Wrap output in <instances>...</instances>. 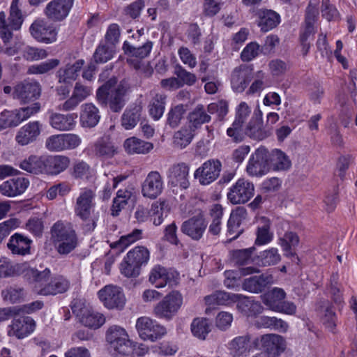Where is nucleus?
<instances>
[{
  "label": "nucleus",
  "instance_id": "obj_1",
  "mask_svg": "<svg viewBox=\"0 0 357 357\" xmlns=\"http://www.w3.org/2000/svg\"><path fill=\"white\" fill-rule=\"evenodd\" d=\"M128 91L126 84H117L116 78L113 77L97 89L96 99L102 107H109L113 112H119L126 105Z\"/></svg>",
  "mask_w": 357,
  "mask_h": 357
},
{
  "label": "nucleus",
  "instance_id": "obj_2",
  "mask_svg": "<svg viewBox=\"0 0 357 357\" xmlns=\"http://www.w3.org/2000/svg\"><path fill=\"white\" fill-rule=\"evenodd\" d=\"M95 190L84 188L80 190L76 198L75 213L83 222L86 231H92L96 227L97 216L95 215Z\"/></svg>",
  "mask_w": 357,
  "mask_h": 357
},
{
  "label": "nucleus",
  "instance_id": "obj_3",
  "mask_svg": "<svg viewBox=\"0 0 357 357\" xmlns=\"http://www.w3.org/2000/svg\"><path fill=\"white\" fill-rule=\"evenodd\" d=\"M51 239L60 255H68L78 245L76 231L69 223L58 221L51 228Z\"/></svg>",
  "mask_w": 357,
  "mask_h": 357
},
{
  "label": "nucleus",
  "instance_id": "obj_4",
  "mask_svg": "<svg viewBox=\"0 0 357 357\" xmlns=\"http://www.w3.org/2000/svg\"><path fill=\"white\" fill-rule=\"evenodd\" d=\"M152 47L153 43L149 40L139 47L132 45L128 41H125L122 47L125 54L129 56L127 62L146 77L152 75L153 70L143 59L150 54Z\"/></svg>",
  "mask_w": 357,
  "mask_h": 357
},
{
  "label": "nucleus",
  "instance_id": "obj_5",
  "mask_svg": "<svg viewBox=\"0 0 357 357\" xmlns=\"http://www.w3.org/2000/svg\"><path fill=\"white\" fill-rule=\"evenodd\" d=\"M183 301L179 291H172L154 306L153 313L158 319L170 321L181 309Z\"/></svg>",
  "mask_w": 357,
  "mask_h": 357
},
{
  "label": "nucleus",
  "instance_id": "obj_6",
  "mask_svg": "<svg viewBox=\"0 0 357 357\" xmlns=\"http://www.w3.org/2000/svg\"><path fill=\"white\" fill-rule=\"evenodd\" d=\"M105 338L110 349L116 354L128 355L133 351L132 342L130 340L127 332L119 326H110L106 332Z\"/></svg>",
  "mask_w": 357,
  "mask_h": 357
},
{
  "label": "nucleus",
  "instance_id": "obj_7",
  "mask_svg": "<svg viewBox=\"0 0 357 357\" xmlns=\"http://www.w3.org/2000/svg\"><path fill=\"white\" fill-rule=\"evenodd\" d=\"M73 313L79 321L86 327L97 329L104 324L105 318L103 314L94 312L87 307L82 300H74L72 302Z\"/></svg>",
  "mask_w": 357,
  "mask_h": 357
},
{
  "label": "nucleus",
  "instance_id": "obj_8",
  "mask_svg": "<svg viewBox=\"0 0 357 357\" xmlns=\"http://www.w3.org/2000/svg\"><path fill=\"white\" fill-rule=\"evenodd\" d=\"M255 194L254 184L243 178H239L229 190L227 199L233 204L248 202Z\"/></svg>",
  "mask_w": 357,
  "mask_h": 357
},
{
  "label": "nucleus",
  "instance_id": "obj_9",
  "mask_svg": "<svg viewBox=\"0 0 357 357\" xmlns=\"http://www.w3.org/2000/svg\"><path fill=\"white\" fill-rule=\"evenodd\" d=\"M136 328L142 339L151 342L156 341L166 333L165 327L148 317L138 318Z\"/></svg>",
  "mask_w": 357,
  "mask_h": 357
},
{
  "label": "nucleus",
  "instance_id": "obj_10",
  "mask_svg": "<svg viewBox=\"0 0 357 357\" xmlns=\"http://www.w3.org/2000/svg\"><path fill=\"white\" fill-rule=\"evenodd\" d=\"M41 92L42 87L38 82L24 80L15 86L12 94L13 98L26 103L38 99Z\"/></svg>",
  "mask_w": 357,
  "mask_h": 357
},
{
  "label": "nucleus",
  "instance_id": "obj_11",
  "mask_svg": "<svg viewBox=\"0 0 357 357\" xmlns=\"http://www.w3.org/2000/svg\"><path fill=\"white\" fill-rule=\"evenodd\" d=\"M268 152L264 148L257 149L250 158L246 172L250 176L259 177L268 172Z\"/></svg>",
  "mask_w": 357,
  "mask_h": 357
},
{
  "label": "nucleus",
  "instance_id": "obj_12",
  "mask_svg": "<svg viewBox=\"0 0 357 357\" xmlns=\"http://www.w3.org/2000/svg\"><path fill=\"white\" fill-rule=\"evenodd\" d=\"M31 36L38 42L52 43L56 40L57 31L56 28L45 20H35L30 28Z\"/></svg>",
  "mask_w": 357,
  "mask_h": 357
},
{
  "label": "nucleus",
  "instance_id": "obj_13",
  "mask_svg": "<svg viewBox=\"0 0 357 357\" xmlns=\"http://www.w3.org/2000/svg\"><path fill=\"white\" fill-rule=\"evenodd\" d=\"M98 296L104 305L108 309H122L126 298L121 288L114 285H107L98 291Z\"/></svg>",
  "mask_w": 357,
  "mask_h": 357
},
{
  "label": "nucleus",
  "instance_id": "obj_14",
  "mask_svg": "<svg viewBox=\"0 0 357 357\" xmlns=\"http://www.w3.org/2000/svg\"><path fill=\"white\" fill-rule=\"evenodd\" d=\"M222 164L218 160L206 161L196 169L194 176L202 185H208L215 181L221 172Z\"/></svg>",
  "mask_w": 357,
  "mask_h": 357
},
{
  "label": "nucleus",
  "instance_id": "obj_15",
  "mask_svg": "<svg viewBox=\"0 0 357 357\" xmlns=\"http://www.w3.org/2000/svg\"><path fill=\"white\" fill-rule=\"evenodd\" d=\"M74 0H52L45 8V16L52 22L66 19L73 6Z\"/></svg>",
  "mask_w": 357,
  "mask_h": 357
},
{
  "label": "nucleus",
  "instance_id": "obj_16",
  "mask_svg": "<svg viewBox=\"0 0 357 357\" xmlns=\"http://www.w3.org/2000/svg\"><path fill=\"white\" fill-rule=\"evenodd\" d=\"M164 190V181L158 171L150 172L142 183V194L144 197L154 199Z\"/></svg>",
  "mask_w": 357,
  "mask_h": 357
},
{
  "label": "nucleus",
  "instance_id": "obj_17",
  "mask_svg": "<svg viewBox=\"0 0 357 357\" xmlns=\"http://www.w3.org/2000/svg\"><path fill=\"white\" fill-rule=\"evenodd\" d=\"M92 91L91 86L84 85L80 82H76L71 96L64 102L59 105L57 109L66 112L75 109L80 102L91 95Z\"/></svg>",
  "mask_w": 357,
  "mask_h": 357
},
{
  "label": "nucleus",
  "instance_id": "obj_18",
  "mask_svg": "<svg viewBox=\"0 0 357 357\" xmlns=\"http://www.w3.org/2000/svg\"><path fill=\"white\" fill-rule=\"evenodd\" d=\"M208 222L204 215L199 213L183 222L181 231L194 241H199L205 232Z\"/></svg>",
  "mask_w": 357,
  "mask_h": 357
},
{
  "label": "nucleus",
  "instance_id": "obj_19",
  "mask_svg": "<svg viewBox=\"0 0 357 357\" xmlns=\"http://www.w3.org/2000/svg\"><path fill=\"white\" fill-rule=\"evenodd\" d=\"M251 107L245 102H240L236 107L235 120L227 130V135L236 142L241 140L242 127L251 114Z\"/></svg>",
  "mask_w": 357,
  "mask_h": 357
},
{
  "label": "nucleus",
  "instance_id": "obj_20",
  "mask_svg": "<svg viewBox=\"0 0 357 357\" xmlns=\"http://www.w3.org/2000/svg\"><path fill=\"white\" fill-rule=\"evenodd\" d=\"M36 323L30 317L14 318L8 326V335L22 339L31 334L35 328Z\"/></svg>",
  "mask_w": 357,
  "mask_h": 357
},
{
  "label": "nucleus",
  "instance_id": "obj_21",
  "mask_svg": "<svg viewBox=\"0 0 357 357\" xmlns=\"http://www.w3.org/2000/svg\"><path fill=\"white\" fill-rule=\"evenodd\" d=\"M41 126L38 121L25 124L17 132L15 138L16 142L20 146H26L35 142L40 135Z\"/></svg>",
  "mask_w": 357,
  "mask_h": 357
},
{
  "label": "nucleus",
  "instance_id": "obj_22",
  "mask_svg": "<svg viewBox=\"0 0 357 357\" xmlns=\"http://www.w3.org/2000/svg\"><path fill=\"white\" fill-rule=\"evenodd\" d=\"M260 343L264 351L273 357L278 356L286 349L285 339L278 334H265L261 336Z\"/></svg>",
  "mask_w": 357,
  "mask_h": 357
},
{
  "label": "nucleus",
  "instance_id": "obj_23",
  "mask_svg": "<svg viewBox=\"0 0 357 357\" xmlns=\"http://www.w3.org/2000/svg\"><path fill=\"white\" fill-rule=\"evenodd\" d=\"M29 185L24 177L10 178L0 184V194L7 197H15L23 194Z\"/></svg>",
  "mask_w": 357,
  "mask_h": 357
},
{
  "label": "nucleus",
  "instance_id": "obj_24",
  "mask_svg": "<svg viewBox=\"0 0 357 357\" xmlns=\"http://www.w3.org/2000/svg\"><path fill=\"white\" fill-rule=\"evenodd\" d=\"M188 175L189 167L184 162L172 165L167 172V177L171 184L183 189H187L190 185Z\"/></svg>",
  "mask_w": 357,
  "mask_h": 357
},
{
  "label": "nucleus",
  "instance_id": "obj_25",
  "mask_svg": "<svg viewBox=\"0 0 357 357\" xmlns=\"http://www.w3.org/2000/svg\"><path fill=\"white\" fill-rule=\"evenodd\" d=\"M262 113L260 110L255 112L252 119L245 127V133L251 139L260 141L270 135V132L262 126Z\"/></svg>",
  "mask_w": 357,
  "mask_h": 357
},
{
  "label": "nucleus",
  "instance_id": "obj_26",
  "mask_svg": "<svg viewBox=\"0 0 357 357\" xmlns=\"http://www.w3.org/2000/svg\"><path fill=\"white\" fill-rule=\"evenodd\" d=\"M252 69L245 65H241L234 69L231 75L232 89L241 93L246 89L251 80Z\"/></svg>",
  "mask_w": 357,
  "mask_h": 357
},
{
  "label": "nucleus",
  "instance_id": "obj_27",
  "mask_svg": "<svg viewBox=\"0 0 357 357\" xmlns=\"http://www.w3.org/2000/svg\"><path fill=\"white\" fill-rule=\"evenodd\" d=\"M70 287L69 280L63 275H58L45 284L38 290V294L43 296H55L66 292Z\"/></svg>",
  "mask_w": 357,
  "mask_h": 357
},
{
  "label": "nucleus",
  "instance_id": "obj_28",
  "mask_svg": "<svg viewBox=\"0 0 357 357\" xmlns=\"http://www.w3.org/2000/svg\"><path fill=\"white\" fill-rule=\"evenodd\" d=\"M22 275L31 283L35 284V288L37 291L50 280L51 271L48 268L43 270H38L31 267L27 263L23 271Z\"/></svg>",
  "mask_w": 357,
  "mask_h": 357
},
{
  "label": "nucleus",
  "instance_id": "obj_29",
  "mask_svg": "<svg viewBox=\"0 0 357 357\" xmlns=\"http://www.w3.org/2000/svg\"><path fill=\"white\" fill-rule=\"evenodd\" d=\"M175 278V273L167 271L160 265L155 266L149 274V282L157 288H162L167 284L172 285Z\"/></svg>",
  "mask_w": 357,
  "mask_h": 357
},
{
  "label": "nucleus",
  "instance_id": "obj_30",
  "mask_svg": "<svg viewBox=\"0 0 357 357\" xmlns=\"http://www.w3.org/2000/svg\"><path fill=\"white\" fill-rule=\"evenodd\" d=\"M70 159L63 155L45 156V173L58 175L68 168Z\"/></svg>",
  "mask_w": 357,
  "mask_h": 357
},
{
  "label": "nucleus",
  "instance_id": "obj_31",
  "mask_svg": "<svg viewBox=\"0 0 357 357\" xmlns=\"http://www.w3.org/2000/svg\"><path fill=\"white\" fill-rule=\"evenodd\" d=\"M100 119V111L93 103L88 102L81 106L79 121L83 128H93Z\"/></svg>",
  "mask_w": 357,
  "mask_h": 357
},
{
  "label": "nucleus",
  "instance_id": "obj_32",
  "mask_svg": "<svg viewBox=\"0 0 357 357\" xmlns=\"http://www.w3.org/2000/svg\"><path fill=\"white\" fill-rule=\"evenodd\" d=\"M273 283V277L269 274H261L245 279L243 288L252 293L263 291Z\"/></svg>",
  "mask_w": 357,
  "mask_h": 357
},
{
  "label": "nucleus",
  "instance_id": "obj_33",
  "mask_svg": "<svg viewBox=\"0 0 357 357\" xmlns=\"http://www.w3.org/2000/svg\"><path fill=\"white\" fill-rule=\"evenodd\" d=\"M247 217V211L243 206H238L233 210L227 222L228 234L231 240L236 238L242 232L241 222Z\"/></svg>",
  "mask_w": 357,
  "mask_h": 357
},
{
  "label": "nucleus",
  "instance_id": "obj_34",
  "mask_svg": "<svg viewBox=\"0 0 357 357\" xmlns=\"http://www.w3.org/2000/svg\"><path fill=\"white\" fill-rule=\"evenodd\" d=\"M117 146L108 137L98 139L93 145V151L96 156L109 159L117 153Z\"/></svg>",
  "mask_w": 357,
  "mask_h": 357
},
{
  "label": "nucleus",
  "instance_id": "obj_35",
  "mask_svg": "<svg viewBox=\"0 0 357 357\" xmlns=\"http://www.w3.org/2000/svg\"><path fill=\"white\" fill-rule=\"evenodd\" d=\"M31 240L20 234L13 235L8 244V248L14 255H26L30 253Z\"/></svg>",
  "mask_w": 357,
  "mask_h": 357
},
{
  "label": "nucleus",
  "instance_id": "obj_36",
  "mask_svg": "<svg viewBox=\"0 0 357 357\" xmlns=\"http://www.w3.org/2000/svg\"><path fill=\"white\" fill-rule=\"evenodd\" d=\"M256 15L259 19L257 24L264 32L275 28L280 22V15L272 10L259 9Z\"/></svg>",
  "mask_w": 357,
  "mask_h": 357
},
{
  "label": "nucleus",
  "instance_id": "obj_37",
  "mask_svg": "<svg viewBox=\"0 0 357 357\" xmlns=\"http://www.w3.org/2000/svg\"><path fill=\"white\" fill-rule=\"evenodd\" d=\"M251 337L249 334H245L234 337L228 344L230 354L234 357L246 356L250 350Z\"/></svg>",
  "mask_w": 357,
  "mask_h": 357
},
{
  "label": "nucleus",
  "instance_id": "obj_38",
  "mask_svg": "<svg viewBox=\"0 0 357 357\" xmlns=\"http://www.w3.org/2000/svg\"><path fill=\"white\" fill-rule=\"evenodd\" d=\"M75 123V116L72 114L52 113L50 116V126L61 131L73 130Z\"/></svg>",
  "mask_w": 357,
  "mask_h": 357
},
{
  "label": "nucleus",
  "instance_id": "obj_39",
  "mask_svg": "<svg viewBox=\"0 0 357 357\" xmlns=\"http://www.w3.org/2000/svg\"><path fill=\"white\" fill-rule=\"evenodd\" d=\"M152 98L149 104L150 116L155 121L159 120L164 114L167 96L165 93L151 92Z\"/></svg>",
  "mask_w": 357,
  "mask_h": 357
},
{
  "label": "nucleus",
  "instance_id": "obj_40",
  "mask_svg": "<svg viewBox=\"0 0 357 357\" xmlns=\"http://www.w3.org/2000/svg\"><path fill=\"white\" fill-rule=\"evenodd\" d=\"M238 310L247 317L256 316L262 312L263 307L259 302L255 301L251 298L243 296L241 294V298L236 302Z\"/></svg>",
  "mask_w": 357,
  "mask_h": 357
},
{
  "label": "nucleus",
  "instance_id": "obj_41",
  "mask_svg": "<svg viewBox=\"0 0 357 357\" xmlns=\"http://www.w3.org/2000/svg\"><path fill=\"white\" fill-rule=\"evenodd\" d=\"M45 156L31 155L20 163V167L31 174L45 173Z\"/></svg>",
  "mask_w": 357,
  "mask_h": 357
},
{
  "label": "nucleus",
  "instance_id": "obj_42",
  "mask_svg": "<svg viewBox=\"0 0 357 357\" xmlns=\"http://www.w3.org/2000/svg\"><path fill=\"white\" fill-rule=\"evenodd\" d=\"M84 63V61L79 59L73 64H68L64 68H60L57 72L59 83H70L75 80Z\"/></svg>",
  "mask_w": 357,
  "mask_h": 357
},
{
  "label": "nucleus",
  "instance_id": "obj_43",
  "mask_svg": "<svg viewBox=\"0 0 357 357\" xmlns=\"http://www.w3.org/2000/svg\"><path fill=\"white\" fill-rule=\"evenodd\" d=\"M123 146L129 154H146L153 148L151 143L135 137L127 139L124 142Z\"/></svg>",
  "mask_w": 357,
  "mask_h": 357
},
{
  "label": "nucleus",
  "instance_id": "obj_44",
  "mask_svg": "<svg viewBox=\"0 0 357 357\" xmlns=\"http://www.w3.org/2000/svg\"><path fill=\"white\" fill-rule=\"evenodd\" d=\"M256 325L259 328H269L280 333H286L289 328L286 321L275 317L261 316L256 321Z\"/></svg>",
  "mask_w": 357,
  "mask_h": 357
},
{
  "label": "nucleus",
  "instance_id": "obj_45",
  "mask_svg": "<svg viewBox=\"0 0 357 357\" xmlns=\"http://www.w3.org/2000/svg\"><path fill=\"white\" fill-rule=\"evenodd\" d=\"M241 298V294H231L225 291H216L205 297L208 305H228L236 303Z\"/></svg>",
  "mask_w": 357,
  "mask_h": 357
},
{
  "label": "nucleus",
  "instance_id": "obj_46",
  "mask_svg": "<svg viewBox=\"0 0 357 357\" xmlns=\"http://www.w3.org/2000/svg\"><path fill=\"white\" fill-rule=\"evenodd\" d=\"M286 296L285 291L281 289L275 287L266 293L262 296V302L270 310L275 311Z\"/></svg>",
  "mask_w": 357,
  "mask_h": 357
},
{
  "label": "nucleus",
  "instance_id": "obj_47",
  "mask_svg": "<svg viewBox=\"0 0 357 357\" xmlns=\"http://www.w3.org/2000/svg\"><path fill=\"white\" fill-rule=\"evenodd\" d=\"M142 113V107L134 105L127 108L121 116V125L126 130L132 129L139 122Z\"/></svg>",
  "mask_w": 357,
  "mask_h": 357
},
{
  "label": "nucleus",
  "instance_id": "obj_48",
  "mask_svg": "<svg viewBox=\"0 0 357 357\" xmlns=\"http://www.w3.org/2000/svg\"><path fill=\"white\" fill-rule=\"evenodd\" d=\"M190 330L195 337L201 340H204L211 331V324L206 318L197 317L192 320Z\"/></svg>",
  "mask_w": 357,
  "mask_h": 357
},
{
  "label": "nucleus",
  "instance_id": "obj_49",
  "mask_svg": "<svg viewBox=\"0 0 357 357\" xmlns=\"http://www.w3.org/2000/svg\"><path fill=\"white\" fill-rule=\"evenodd\" d=\"M270 220L265 217L261 218L260 225L257 227V230L256 232V245H265L271 241L273 238V234L270 231Z\"/></svg>",
  "mask_w": 357,
  "mask_h": 357
},
{
  "label": "nucleus",
  "instance_id": "obj_50",
  "mask_svg": "<svg viewBox=\"0 0 357 357\" xmlns=\"http://www.w3.org/2000/svg\"><path fill=\"white\" fill-rule=\"evenodd\" d=\"M270 160L273 169L277 171L287 170L291 166L289 157L279 149H275L272 151Z\"/></svg>",
  "mask_w": 357,
  "mask_h": 357
},
{
  "label": "nucleus",
  "instance_id": "obj_51",
  "mask_svg": "<svg viewBox=\"0 0 357 357\" xmlns=\"http://www.w3.org/2000/svg\"><path fill=\"white\" fill-rule=\"evenodd\" d=\"M211 116L207 114L202 105H198L189 114L188 119L191 126L197 128L202 124L211 121Z\"/></svg>",
  "mask_w": 357,
  "mask_h": 357
},
{
  "label": "nucleus",
  "instance_id": "obj_52",
  "mask_svg": "<svg viewBox=\"0 0 357 357\" xmlns=\"http://www.w3.org/2000/svg\"><path fill=\"white\" fill-rule=\"evenodd\" d=\"M15 47L16 52H22L26 60L34 61L43 59L47 57V53L43 49L25 46L23 43H19Z\"/></svg>",
  "mask_w": 357,
  "mask_h": 357
},
{
  "label": "nucleus",
  "instance_id": "obj_53",
  "mask_svg": "<svg viewBox=\"0 0 357 357\" xmlns=\"http://www.w3.org/2000/svg\"><path fill=\"white\" fill-rule=\"evenodd\" d=\"M114 53V45L101 43L93 54V59L96 63H106L113 58Z\"/></svg>",
  "mask_w": 357,
  "mask_h": 357
},
{
  "label": "nucleus",
  "instance_id": "obj_54",
  "mask_svg": "<svg viewBox=\"0 0 357 357\" xmlns=\"http://www.w3.org/2000/svg\"><path fill=\"white\" fill-rule=\"evenodd\" d=\"M127 259L131 260L137 266L141 268L144 264H146L149 259V251L144 246H137L130 250L127 254Z\"/></svg>",
  "mask_w": 357,
  "mask_h": 357
},
{
  "label": "nucleus",
  "instance_id": "obj_55",
  "mask_svg": "<svg viewBox=\"0 0 357 357\" xmlns=\"http://www.w3.org/2000/svg\"><path fill=\"white\" fill-rule=\"evenodd\" d=\"M21 5L20 0H13L10 7L9 20L14 30L20 29L23 22Z\"/></svg>",
  "mask_w": 357,
  "mask_h": 357
},
{
  "label": "nucleus",
  "instance_id": "obj_56",
  "mask_svg": "<svg viewBox=\"0 0 357 357\" xmlns=\"http://www.w3.org/2000/svg\"><path fill=\"white\" fill-rule=\"evenodd\" d=\"M21 123L22 122L17 109L13 111H4L0 116V130L8 128L16 127Z\"/></svg>",
  "mask_w": 357,
  "mask_h": 357
},
{
  "label": "nucleus",
  "instance_id": "obj_57",
  "mask_svg": "<svg viewBox=\"0 0 357 357\" xmlns=\"http://www.w3.org/2000/svg\"><path fill=\"white\" fill-rule=\"evenodd\" d=\"M193 137L191 127H183L174 133V142L176 146L183 149L191 142Z\"/></svg>",
  "mask_w": 357,
  "mask_h": 357
},
{
  "label": "nucleus",
  "instance_id": "obj_58",
  "mask_svg": "<svg viewBox=\"0 0 357 357\" xmlns=\"http://www.w3.org/2000/svg\"><path fill=\"white\" fill-rule=\"evenodd\" d=\"M131 192L127 190H119L116 197L114 199L112 206V215L117 216L122 208L127 204L128 200L130 198Z\"/></svg>",
  "mask_w": 357,
  "mask_h": 357
},
{
  "label": "nucleus",
  "instance_id": "obj_59",
  "mask_svg": "<svg viewBox=\"0 0 357 357\" xmlns=\"http://www.w3.org/2000/svg\"><path fill=\"white\" fill-rule=\"evenodd\" d=\"M322 317L321 320L324 325L331 331H333L336 326L337 317L335 312L333 310L331 305L328 301L324 303L322 306Z\"/></svg>",
  "mask_w": 357,
  "mask_h": 357
},
{
  "label": "nucleus",
  "instance_id": "obj_60",
  "mask_svg": "<svg viewBox=\"0 0 357 357\" xmlns=\"http://www.w3.org/2000/svg\"><path fill=\"white\" fill-rule=\"evenodd\" d=\"M255 248L248 249L237 250L232 252V260L234 264L238 266L248 265L252 263V255Z\"/></svg>",
  "mask_w": 357,
  "mask_h": 357
},
{
  "label": "nucleus",
  "instance_id": "obj_61",
  "mask_svg": "<svg viewBox=\"0 0 357 357\" xmlns=\"http://www.w3.org/2000/svg\"><path fill=\"white\" fill-rule=\"evenodd\" d=\"M185 111L186 109L185 106L181 104L177 105L171 108L167 114V123L171 128H174L177 127L181 123Z\"/></svg>",
  "mask_w": 357,
  "mask_h": 357
},
{
  "label": "nucleus",
  "instance_id": "obj_62",
  "mask_svg": "<svg viewBox=\"0 0 357 357\" xmlns=\"http://www.w3.org/2000/svg\"><path fill=\"white\" fill-rule=\"evenodd\" d=\"M260 262L264 266H268L277 264L281 260V256L277 248H271L260 253L259 256Z\"/></svg>",
  "mask_w": 357,
  "mask_h": 357
},
{
  "label": "nucleus",
  "instance_id": "obj_63",
  "mask_svg": "<svg viewBox=\"0 0 357 357\" xmlns=\"http://www.w3.org/2000/svg\"><path fill=\"white\" fill-rule=\"evenodd\" d=\"M60 63L59 59H49L46 61L42 62L40 64L33 65L28 69L27 73L29 74H44L50 72Z\"/></svg>",
  "mask_w": 357,
  "mask_h": 357
},
{
  "label": "nucleus",
  "instance_id": "obj_64",
  "mask_svg": "<svg viewBox=\"0 0 357 357\" xmlns=\"http://www.w3.org/2000/svg\"><path fill=\"white\" fill-rule=\"evenodd\" d=\"M142 231L140 229H135L131 233L122 236L117 242H115L113 244L112 248H119L121 251H123L131 243L140 239Z\"/></svg>",
  "mask_w": 357,
  "mask_h": 357
}]
</instances>
